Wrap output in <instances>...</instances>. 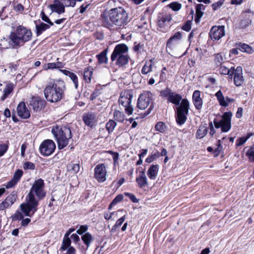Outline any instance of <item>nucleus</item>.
Masks as SVG:
<instances>
[{"label": "nucleus", "mask_w": 254, "mask_h": 254, "mask_svg": "<svg viewBox=\"0 0 254 254\" xmlns=\"http://www.w3.org/2000/svg\"><path fill=\"white\" fill-rule=\"evenodd\" d=\"M46 195L44 181L39 179L36 180L26 198V202L20 207L22 213L26 216H32L37 210L39 201Z\"/></svg>", "instance_id": "nucleus-1"}, {"label": "nucleus", "mask_w": 254, "mask_h": 254, "mask_svg": "<svg viewBox=\"0 0 254 254\" xmlns=\"http://www.w3.org/2000/svg\"><path fill=\"white\" fill-rule=\"evenodd\" d=\"M160 95L166 98L168 102L175 105H180L177 108L176 121L178 124H184L188 114L190 104L187 99H182V96L176 92H173L169 88H166L160 92Z\"/></svg>", "instance_id": "nucleus-2"}, {"label": "nucleus", "mask_w": 254, "mask_h": 254, "mask_svg": "<svg viewBox=\"0 0 254 254\" xmlns=\"http://www.w3.org/2000/svg\"><path fill=\"white\" fill-rule=\"evenodd\" d=\"M127 11L122 7L111 9L104 19L105 24L109 28L118 29L125 27L128 21Z\"/></svg>", "instance_id": "nucleus-3"}, {"label": "nucleus", "mask_w": 254, "mask_h": 254, "mask_svg": "<svg viewBox=\"0 0 254 254\" xmlns=\"http://www.w3.org/2000/svg\"><path fill=\"white\" fill-rule=\"evenodd\" d=\"M65 84L62 80L50 81L44 90V94L46 100L52 103L61 100L64 94Z\"/></svg>", "instance_id": "nucleus-4"}, {"label": "nucleus", "mask_w": 254, "mask_h": 254, "mask_svg": "<svg viewBox=\"0 0 254 254\" xmlns=\"http://www.w3.org/2000/svg\"><path fill=\"white\" fill-rule=\"evenodd\" d=\"M32 32L30 30L23 26H19L15 31L11 32L9 38L14 46H21L31 40Z\"/></svg>", "instance_id": "nucleus-5"}, {"label": "nucleus", "mask_w": 254, "mask_h": 254, "mask_svg": "<svg viewBox=\"0 0 254 254\" xmlns=\"http://www.w3.org/2000/svg\"><path fill=\"white\" fill-rule=\"evenodd\" d=\"M52 132L57 139L58 143H66L71 138L70 129L66 127L63 128L58 126H54Z\"/></svg>", "instance_id": "nucleus-6"}, {"label": "nucleus", "mask_w": 254, "mask_h": 254, "mask_svg": "<svg viewBox=\"0 0 254 254\" xmlns=\"http://www.w3.org/2000/svg\"><path fill=\"white\" fill-rule=\"evenodd\" d=\"M133 94L131 91L126 90L122 92L119 99V103L125 108L126 113L128 115H130L133 111V108L131 105Z\"/></svg>", "instance_id": "nucleus-7"}, {"label": "nucleus", "mask_w": 254, "mask_h": 254, "mask_svg": "<svg viewBox=\"0 0 254 254\" xmlns=\"http://www.w3.org/2000/svg\"><path fill=\"white\" fill-rule=\"evenodd\" d=\"M232 116V114L230 112L225 113L223 115L221 120L219 121H214L215 127L216 128L221 127L223 131H228L231 128V119Z\"/></svg>", "instance_id": "nucleus-8"}, {"label": "nucleus", "mask_w": 254, "mask_h": 254, "mask_svg": "<svg viewBox=\"0 0 254 254\" xmlns=\"http://www.w3.org/2000/svg\"><path fill=\"white\" fill-rule=\"evenodd\" d=\"M182 39V34L180 32H176L168 40L166 45L167 52L171 54L178 47Z\"/></svg>", "instance_id": "nucleus-9"}, {"label": "nucleus", "mask_w": 254, "mask_h": 254, "mask_svg": "<svg viewBox=\"0 0 254 254\" xmlns=\"http://www.w3.org/2000/svg\"><path fill=\"white\" fill-rule=\"evenodd\" d=\"M152 99V94L150 92L145 91L141 94L138 99L137 107L141 109H146Z\"/></svg>", "instance_id": "nucleus-10"}, {"label": "nucleus", "mask_w": 254, "mask_h": 254, "mask_svg": "<svg viewBox=\"0 0 254 254\" xmlns=\"http://www.w3.org/2000/svg\"><path fill=\"white\" fill-rule=\"evenodd\" d=\"M127 51L128 47L126 45L124 44L117 45L112 54L111 57L112 61L114 62L116 60H119V58L127 55Z\"/></svg>", "instance_id": "nucleus-11"}, {"label": "nucleus", "mask_w": 254, "mask_h": 254, "mask_svg": "<svg viewBox=\"0 0 254 254\" xmlns=\"http://www.w3.org/2000/svg\"><path fill=\"white\" fill-rule=\"evenodd\" d=\"M107 173L106 166L104 164H99L94 168V177L99 182L102 183L106 181Z\"/></svg>", "instance_id": "nucleus-12"}, {"label": "nucleus", "mask_w": 254, "mask_h": 254, "mask_svg": "<svg viewBox=\"0 0 254 254\" xmlns=\"http://www.w3.org/2000/svg\"><path fill=\"white\" fill-rule=\"evenodd\" d=\"M209 36L211 39L218 40L225 35V27L224 26H214L210 32Z\"/></svg>", "instance_id": "nucleus-13"}, {"label": "nucleus", "mask_w": 254, "mask_h": 254, "mask_svg": "<svg viewBox=\"0 0 254 254\" xmlns=\"http://www.w3.org/2000/svg\"><path fill=\"white\" fill-rule=\"evenodd\" d=\"M46 102L39 97H33L31 98L30 105L34 111L40 110L45 106Z\"/></svg>", "instance_id": "nucleus-14"}, {"label": "nucleus", "mask_w": 254, "mask_h": 254, "mask_svg": "<svg viewBox=\"0 0 254 254\" xmlns=\"http://www.w3.org/2000/svg\"><path fill=\"white\" fill-rule=\"evenodd\" d=\"M17 113L19 117L22 119H28L30 116V111L23 102H20L17 107Z\"/></svg>", "instance_id": "nucleus-15"}, {"label": "nucleus", "mask_w": 254, "mask_h": 254, "mask_svg": "<svg viewBox=\"0 0 254 254\" xmlns=\"http://www.w3.org/2000/svg\"><path fill=\"white\" fill-rule=\"evenodd\" d=\"M233 75L235 85L237 86L241 85L244 81L242 67L240 66H238L235 69Z\"/></svg>", "instance_id": "nucleus-16"}, {"label": "nucleus", "mask_w": 254, "mask_h": 254, "mask_svg": "<svg viewBox=\"0 0 254 254\" xmlns=\"http://www.w3.org/2000/svg\"><path fill=\"white\" fill-rule=\"evenodd\" d=\"M215 96L216 97L219 104L222 107H226L228 106L230 103H232L235 101L233 98H229L228 97L225 98L221 90H219L217 92Z\"/></svg>", "instance_id": "nucleus-17"}, {"label": "nucleus", "mask_w": 254, "mask_h": 254, "mask_svg": "<svg viewBox=\"0 0 254 254\" xmlns=\"http://www.w3.org/2000/svg\"><path fill=\"white\" fill-rule=\"evenodd\" d=\"M16 196L13 193L9 194L6 198L0 203V211L3 210L11 206L15 201Z\"/></svg>", "instance_id": "nucleus-18"}, {"label": "nucleus", "mask_w": 254, "mask_h": 254, "mask_svg": "<svg viewBox=\"0 0 254 254\" xmlns=\"http://www.w3.org/2000/svg\"><path fill=\"white\" fill-rule=\"evenodd\" d=\"M22 175L23 171L21 170H16L13 174L12 179L5 185V188L10 189L15 186L20 181Z\"/></svg>", "instance_id": "nucleus-19"}, {"label": "nucleus", "mask_w": 254, "mask_h": 254, "mask_svg": "<svg viewBox=\"0 0 254 254\" xmlns=\"http://www.w3.org/2000/svg\"><path fill=\"white\" fill-rule=\"evenodd\" d=\"M56 144H41L39 150L41 153L44 156H49L54 151Z\"/></svg>", "instance_id": "nucleus-20"}, {"label": "nucleus", "mask_w": 254, "mask_h": 254, "mask_svg": "<svg viewBox=\"0 0 254 254\" xmlns=\"http://www.w3.org/2000/svg\"><path fill=\"white\" fill-rule=\"evenodd\" d=\"M192 100L196 109L200 110L202 107L203 101L200 98V92L199 90L194 91L192 95Z\"/></svg>", "instance_id": "nucleus-21"}, {"label": "nucleus", "mask_w": 254, "mask_h": 254, "mask_svg": "<svg viewBox=\"0 0 254 254\" xmlns=\"http://www.w3.org/2000/svg\"><path fill=\"white\" fill-rule=\"evenodd\" d=\"M171 20L172 17L171 15H167L160 18L158 21V25L159 27L160 28V30H165L166 27L169 25Z\"/></svg>", "instance_id": "nucleus-22"}, {"label": "nucleus", "mask_w": 254, "mask_h": 254, "mask_svg": "<svg viewBox=\"0 0 254 254\" xmlns=\"http://www.w3.org/2000/svg\"><path fill=\"white\" fill-rule=\"evenodd\" d=\"M136 181L141 188L148 185V181L144 171L139 172L138 176L136 178Z\"/></svg>", "instance_id": "nucleus-23"}, {"label": "nucleus", "mask_w": 254, "mask_h": 254, "mask_svg": "<svg viewBox=\"0 0 254 254\" xmlns=\"http://www.w3.org/2000/svg\"><path fill=\"white\" fill-rule=\"evenodd\" d=\"M159 171L158 165H152L148 169L147 174L151 180H155L158 176Z\"/></svg>", "instance_id": "nucleus-24"}, {"label": "nucleus", "mask_w": 254, "mask_h": 254, "mask_svg": "<svg viewBox=\"0 0 254 254\" xmlns=\"http://www.w3.org/2000/svg\"><path fill=\"white\" fill-rule=\"evenodd\" d=\"M83 120L86 125L92 127L96 122V117L94 114L89 113L83 117Z\"/></svg>", "instance_id": "nucleus-25"}, {"label": "nucleus", "mask_w": 254, "mask_h": 254, "mask_svg": "<svg viewBox=\"0 0 254 254\" xmlns=\"http://www.w3.org/2000/svg\"><path fill=\"white\" fill-rule=\"evenodd\" d=\"M50 6L53 11H55L59 14L64 12V6L59 1H55L54 3L51 5Z\"/></svg>", "instance_id": "nucleus-26"}, {"label": "nucleus", "mask_w": 254, "mask_h": 254, "mask_svg": "<svg viewBox=\"0 0 254 254\" xmlns=\"http://www.w3.org/2000/svg\"><path fill=\"white\" fill-rule=\"evenodd\" d=\"M80 166L79 164L74 163L73 162H70L66 166V171L67 173L76 174L79 170Z\"/></svg>", "instance_id": "nucleus-27"}, {"label": "nucleus", "mask_w": 254, "mask_h": 254, "mask_svg": "<svg viewBox=\"0 0 254 254\" xmlns=\"http://www.w3.org/2000/svg\"><path fill=\"white\" fill-rule=\"evenodd\" d=\"M205 9V5L202 4H198L196 6V16L195 21L198 23L200 21V19L203 14V10Z\"/></svg>", "instance_id": "nucleus-28"}, {"label": "nucleus", "mask_w": 254, "mask_h": 254, "mask_svg": "<svg viewBox=\"0 0 254 254\" xmlns=\"http://www.w3.org/2000/svg\"><path fill=\"white\" fill-rule=\"evenodd\" d=\"M225 59V55L222 53H217L214 55V63L216 66H221L224 63Z\"/></svg>", "instance_id": "nucleus-29"}, {"label": "nucleus", "mask_w": 254, "mask_h": 254, "mask_svg": "<svg viewBox=\"0 0 254 254\" xmlns=\"http://www.w3.org/2000/svg\"><path fill=\"white\" fill-rule=\"evenodd\" d=\"M235 68L234 67H231L230 68H227L226 66L222 65L220 66L219 68V72L221 74L228 75L229 77L232 78L233 74L234 73Z\"/></svg>", "instance_id": "nucleus-30"}, {"label": "nucleus", "mask_w": 254, "mask_h": 254, "mask_svg": "<svg viewBox=\"0 0 254 254\" xmlns=\"http://www.w3.org/2000/svg\"><path fill=\"white\" fill-rule=\"evenodd\" d=\"M114 119L120 123H123L125 120V115L123 112L115 110L113 113Z\"/></svg>", "instance_id": "nucleus-31"}, {"label": "nucleus", "mask_w": 254, "mask_h": 254, "mask_svg": "<svg viewBox=\"0 0 254 254\" xmlns=\"http://www.w3.org/2000/svg\"><path fill=\"white\" fill-rule=\"evenodd\" d=\"M13 89V85L12 83H8L6 85L5 88L3 90V94L1 97V100H4L8 95L12 92Z\"/></svg>", "instance_id": "nucleus-32"}, {"label": "nucleus", "mask_w": 254, "mask_h": 254, "mask_svg": "<svg viewBox=\"0 0 254 254\" xmlns=\"http://www.w3.org/2000/svg\"><path fill=\"white\" fill-rule=\"evenodd\" d=\"M239 50L242 52H246L248 54H252L254 52L253 49L249 45L244 43L238 44Z\"/></svg>", "instance_id": "nucleus-33"}, {"label": "nucleus", "mask_w": 254, "mask_h": 254, "mask_svg": "<svg viewBox=\"0 0 254 254\" xmlns=\"http://www.w3.org/2000/svg\"><path fill=\"white\" fill-rule=\"evenodd\" d=\"M153 60L154 59H151L145 63L141 70L142 74H146L151 71Z\"/></svg>", "instance_id": "nucleus-34"}, {"label": "nucleus", "mask_w": 254, "mask_h": 254, "mask_svg": "<svg viewBox=\"0 0 254 254\" xmlns=\"http://www.w3.org/2000/svg\"><path fill=\"white\" fill-rule=\"evenodd\" d=\"M50 28V25L44 23H41L40 24L36 25V34L37 36L41 35L44 31Z\"/></svg>", "instance_id": "nucleus-35"}, {"label": "nucleus", "mask_w": 254, "mask_h": 254, "mask_svg": "<svg viewBox=\"0 0 254 254\" xmlns=\"http://www.w3.org/2000/svg\"><path fill=\"white\" fill-rule=\"evenodd\" d=\"M252 20L250 15L245 14L243 16V18L240 23V26L244 28L250 25L251 23Z\"/></svg>", "instance_id": "nucleus-36"}, {"label": "nucleus", "mask_w": 254, "mask_h": 254, "mask_svg": "<svg viewBox=\"0 0 254 254\" xmlns=\"http://www.w3.org/2000/svg\"><path fill=\"white\" fill-rule=\"evenodd\" d=\"M129 57L127 55L123 56L121 58H119V60H116L115 64L119 66H123L127 64L128 62Z\"/></svg>", "instance_id": "nucleus-37"}, {"label": "nucleus", "mask_w": 254, "mask_h": 254, "mask_svg": "<svg viewBox=\"0 0 254 254\" xmlns=\"http://www.w3.org/2000/svg\"><path fill=\"white\" fill-rule=\"evenodd\" d=\"M81 239L88 248L93 240V237L90 233H86L82 236Z\"/></svg>", "instance_id": "nucleus-38"}, {"label": "nucleus", "mask_w": 254, "mask_h": 254, "mask_svg": "<svg viewBox=\"0 0 254 254\" xmlns=\"http://www.w3.org/2000/svg\"><path fill=\"white\" fill-rule=\"evenodd\" d=\"M92 68L91 67H86L84 71V78L86 82H90L92 75Z\"/></svg>", "instance_id": "nucleus-39"}, {"label": "nucleus", "mask_w": 254, "mask_h": 254, "mask_svg": "<svg viewBox=\"0 0 254 254\" xmlns=\"http://www.w3.org/2000/svg\"><path fill=\"white\" fill-rule=\"evenodd\" d=\"M244 151L246 152V155L248 157L249 160L251 161L254 162V147H245Z\"/></svg>", "instance_id": "nucleus-40"}, {"label": "nucleus", "mask_w": 254, "mask_h": 254, "mask_svg": "<svg viewBox=\"0 0 254 254\" xmlns=\"http://www.w3.org/2000/svg\"><path fill=\"white\" fill-rule=\"evenodd\" d=\"M207 133V128L204 126L200 127L198 129L196 136L198 138H202L204 137Z\"/></svg>", "instance_id": "nucleus-41"}, {"label": "nucleus", "mask_w": 254, "mask_h": 254, "mask_svg": "<svg viewBox=\"0 0 254 254\" xmlns=\"http://www.w3.org/2000/svg\"><path fill=\"white\" fill-rule=\"evenodd\" d=\"M71 240L69 237H64L63 239L62 245L61 246V249L63 251L66 250L67 248L71 247Z\"/></svg>", "instance_id": "nucleus-42"}, {"label": "nucleus", "mask_w": 254, "mask_h": 254, "mask_svg": "<svg viewBox=\"0 0 254 254\" xmlns=\"http://www.w3.org/2000/svg\"><path fill=\"white\" fill-rule=\"evenodd\" d=\"M96 57L100 64L107 63V58L106 57V52L105 51H102L99 55H97Z\"/></svg>", "instance_id": "nucleus-43"}, {"label": "nucleus", "mask_w": 254, "mask_h": 254, "mask_svg": "<svg viewBox=\"0 0 254 254\" xmlns=\"http://www.w3.org/2000/svg\"><path fill=\"white\" fill-rule=\"evenodd\" d=\"M116 126L117 123L114 120H110L106 124V128L109 132H111L114 130Z\"/></svg>", "instance_id": "nucleus-44"}, {"label": "nucleus", "mask_w": 254, "mask_h": 254, "mask_svg": "<svg viewBox=\"0 0 254 254\" xmlns=\"http://www.w3.org/2000/svg\"><path fill=\"white\" fill-rule=\"evenodd\" d=\"M155 128L160 132H164L167 130V127L163 122H159L156 125Z\"/></svg>", "instance_id": "nucleus-45"}, {"label": "nucleus", "mask_w": 254, "mask_h": 254, "mask_svg": "<svg viewBox=\"0 0 254 254\" xmlns=\"http://www.w3.org/2000/svg\"><path fill=\"white\" fill-rule=\"evenodd\" d=\"M125 219L126 215H124L116 221V224L113 226L112 228V231L115 230L117 227L121 226V225L123 223Z\"/></svg>", "instance_id": "nucleus-46"}, {"label": "nucleus", "mask_w": 254, "mask_h": 254, "mask_svg": "<svg viewBox=\"0 0 254 254\" xmlns=\"http://www.w3.org/2000/svg\"><path fill=\"white\" fill-rule=\"evenodd\" d=\"M123 199V196L122 194L117 195L110 203L109 209H111L112 206L115 205L119 202L121 201Z\"/></svg>", "instance_id": "nucleus-47"}, {"label": "nucleus", "mask_w": 254, "mask_h": 254, "mask_svg": "<svg viewBox=\"0 0 254 254\" xmlns=\"http://www.w3.org/2000/svg\"><path fill=\"white\" fill-rule=\"evenodd\" d=\"M254 134L253 133H250L247 134L246 136H244L239 138L237 140V143H245L249 138H250L251 136H253Z\"/></svg>", "instance_id": "nucleus-48"}, {"label": "nucleus", "mask_w": 254, "mask_h": 254, "mask_svg": "<svg viewBox=\"0 0 254 254\" xmlns=\"http://www.w3.org/2000/svg\"><path fill=\"white\" fill-rule=\"evenodd\" d=\"M62 3L64 6H72L73 7L76 3L75 0H61Z\"/></svg>", "instance_id": "nucleus-49"}, {"label": "nucleus", "mask_w": 254, "mask_h": 254, "mask_svg": "<svg viewBox=\"0 0 254 254\" xmlns=\"http://www.w3.org/2000/svg\"><path fill=\"white\" fill-rule=\"evenodd\" d=\"M169 7L171 8L172 10L174 11H178L181 9L182 7V5L180 3H179L176 2H173L170 3L169 5Z\"/></svg>", "instance_id": "nucleus-50"}, {"label": "nucleus", "mask_w": 254, "mask_h": 254, "mask_svg": "<svg viewBox=\"0 0 254 254\" xmlns=\"http://www.w3.org/2000/svg\"><path fill=\"white\" fill-rule=\"evenodd\" d=\"M222 149L221 144H216V147L214 148L213 154L214 157L218 156Z\"/></svg>", "instance_id": "nucleus-51"}, {"label": "nucleus", "mask_w": 254, "mask_h": 254, "mask_svg": "<svg viewBox=\"0 0 254 254\" xmlns=\"http://www.w3.org/2000/svg\"><path fill=\"white\" fill-rule=\"evenodd\" d=\"M69 77L72 81L74 84V87L75 89L78 88V78L77 76L73 72L69 75Z\"/></svg>", "instance_id": "nucleus-52"}, {"label": "nucleus", "mask_w": 254, "mask_h": 254, "mask_svg": "<svg viewBox=\"0 0 254 254\" xmlns=\"http://www.w3.org/2000/svg\"><path fill=\"white\" fill-rule=\"evenodd\" d=\"M41 14L42 20L49 24L50 26H53L54 25L53 22L51 21L48 17L45 14L44 11H42Z\"/></svg>", "instance_id": "nucleus-53"}, {"label": "nucleus", "mask_w": 254, "mask_h": 254, "mask_svg": "<svg viewBox=\"0 0 254 254\" xmlns=\"http://www.w3.org/2000/svg\"><path fill=\"white\" fill-rule=\"evenodd\" d=\"M35 166L34 163L31 162H26L23 165V168L25 170L30 169V170H34L35 169Z\"/></svg>", "instance_id": "nucleus-54"}, {"label": "nucleus", "mask_w": 254, "mask_h": 254, "mask_svg": "<svg viewBox=\"0 0 254 254\" xmlns=\"http://www.w3.org/2000/svg\"><path fill=\"white\" fill-rule=\"evenodd\" d=\"M159 156V152L155 153L151 156H148L146 159V162L147 163H151L156 159Z\"/></svg>", "instance_id": "nucleus-55"}, {"label": "nucleus", "mask_w": 254, "mask_h": 254, "mask_svg": "<svg viewBox=\"0 0 254 254\" xmlns=\"http://www.w3.org/2000/svg\"><path fill=\"white\" fill-rule=\"evenodd\" d=\"M8 146L6 144H0V157L7 151Z\"/></svg>", "instance_id": "nucleus-56"}, {"label": "nucleus", "mask_w": 254, "mask_h": 254, "mask_svg": "<svg viewBox=\"0 0 254 254\" xmlns=\"http://www.w3.org/2000/svg\"><path fill=\"white\" fill-rule=\"evenodd\" d=\"M88 230V226L87 225H81L79 228L76 231V233L79 235H82L86 232Z\"/></svg>", "instance_id": "nucleus-57"}, {"label": "nucleus", "mask_w": 254, "mask_h": 254, "mask_svg": "<svg viewBox=\"0 0 254 254\" xmlns=\"http://www.w3.org/2000/svg\"><path fill=\"white\" fill-rule=\"evenodd\" d=\"M191 20L188 21L183 26L182 29L186 31H189L191 29Z\"/></svg>", "instance_id": "nucleus-58"}, {"label": "nucleus", "mask_w": 254, "mask_h": 254, "mask_svg": "<svg viewBox=\"0 0 254 254\" xmlns=\"http://www.w3.org/2000/svg\"><path fill=\"white\" fill-rule=\"evenodd\" d=\"M56 68L55 63H48L47 65H45L43 67L44 70H48L49 69Z\"/></svg>", "instance_id": "nucleus-59"}, {"label": "nucleus", "mask_w": 254, "mask_h": 254, "mask_svg": "<svg viewBox=\"0 0 254 254\" xmlns=\"http://www.w3.org/2000/svg\"><path fill=\"white\" fill-rule=\"evenodd\" d=\"M123 211V210H119L116 212H112V214H114V219H113V220H115L120 216L121 215V213H122Z\"/></svg>", "instance_id": "nucleus-60"}, {"label": "nucleus", "mask_w": 254, "mask_h": 254, "mask_svg": "<svg viewBox=\"0 0 254 254\" xmlns=\"http://www.w3.org/2000/svg\"><path fill=\"white\" fill-rule=\"evenodd\" d=\"M223 3L221 1H219L217 2H216L215 3H213L212 5V8L213 10H216L218 7L222 6Z\"/></svg>", "instance_id": "nucleus-61"}, {"label": "nucleus", "mask_w": 254, "mask_h": 254, "mask_svg": "<svg viewBox=\"0 0 254 254\" xmlns=\"http://www.w3.org/2000/svg\"><path fill=\"white\" fill-rule=\"evenodd\" d=\"M30 221L31 220L30 218L22 219L21 221V225L24 227L27 226L30 223Z\"/></svg>", "instance_id": "nucleus-62"}, {"label": "nucleus", "mask_w": 254, "mask_h": 254, "mask_svg": "<svg viewBox=\"0 0 254 254\" xmlns=\"http://www.w3.org/2000/svg\"><path fill=\"white\" fill-rule=\"evenodd\" d=\"M14 218L16 219H22L23 216L21 212L17 211L15 213Z\"/></svg>", "instance_id": "nucleus-63"}, {"label": "nucleus", "mask_w": 254, "mask_h": 254, "mask_svg": "<svg viewBox=\"0 0 254 254\" xmlns=\"http://www.w3.org/2000/svg\"><path fill=\"white\" fill-rule=\"evenodd\" d=\"M66 250V254H75V249L73 247H70Z\"/></svg>", "instance_id": "nucleus-64"}]
</instances>
